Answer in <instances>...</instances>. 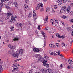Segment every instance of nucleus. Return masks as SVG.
<instances>
[{
	"label": "nucleus",
	"mask_w": 73,
	"mask_h": 73,
	"mask_svg": "<svg viewBox=\"0 0 73 73\" xmlns=\"http://www.w3.org/2000/svg\"><path fill=\"white\" fill-rule=\"evenodd\" d=\"M23 50L22 49H21L19 50V51L17 50V53H14L12 54L13 57H18L19 56H22L23 54Z\"/></svg>",
	"instance_id": "nucleus-1"
},
{
	"label": "nucleus",
	"mask_w": 73,
	"mask_h": 73,
	"mask_svg": "<svg viewBox=\"0 0 73 73\" xmlns=\"http://www.w3.org/2000/svg\"><path fill=\"white\" fill-rule=\"evenodd\" d=\"M41 33L42 35H43V36L45 40V39H46V35L45 34V33H44L43 31H41Z\"/></svg>",
	"instance_id": "nucleus-2"
},
{
	"label": "nucleus",
	"mask_w": 73,
	"mask_h": 73,
	"mask_svg": "<svg viewBox=\"0 0 73 73\" xmlns=\"http://www.w3.org/2000/svg\"><path fill=\"white\" fill-rule=\"evenodd\" d=\"M14 39L13 40V41H17L19 40V36H17L16 37H14Z\"/></svg>",
	"instance_id": "nucleus-3"
},
{
	"label": "nucleus",
	"mask_w": 73,
	"mask_h": 73,
	"mask_svg": "<svg viewBox=\"0 0 73 73\" xmlns=\"http://www.w3.org/2000/svg\"><path fill=\"white\" fill-rule=\"evenodd\" d=\"M33 50L34 52H39L40 50L38 48H33Z\"/></svg>",
	"instance_id": "nucleus-4"
},
{
	"label": "nucleus",
	"mask_w": 73,
	"mask_h": 73,
	"mask_svg": "<svg viewBox=\"0 0 73 73\" xmlns=\"http://www.w3.org/2000/svg\"><path fill=\"white\" fill-rule=\"evenodd\" d=\"M28 5H24V9L25 11H27L28 9Z\"/></svg>",
	"instance_id": "nucleus-5"
},
{
	"label": "nucleus",
	"mask_w": 73,
	"mask_h": 73,
	"mask_svg": "<svg viewBox=\"0 0 73 73\" xmlns=\"http://www.w3.org/2000/svg\"><path fill=\"white\" fill-rule=\"evenodd\" d=\"M42 73H47V69L46 68L43 69L42 70Z\"/></svg>",
	"instance_id": "nucleus-6"
},
{
	"label": "nucleus",
	"mask_w": 73,
	"mask_h": 73,
	"mask_svg": "<svg viewBox=\"0 0 73 73\" xmlns=\"http://www.w3.org/2000/svg\"><path fill=\"white\" fill-rule=\"evenodd\" d=\"M12 17H11V19L13 21V20H14V21H16L15 20V19L17 17L16 16H11Z\"/></svg>",
	"instance_id": "nucleus-7"
},
{
	"label": "nucleus",
	"mask_w": 73,
	"mask_h": 73,
	"mask_svg": "<svg viewBox=\"0 0 73 73\" xmlns=\"http://www.w3.org/2000/svg\"><path fill=\"white\" fill-rule=\"evenodd\" d=\"M66 11L68 13H69L70 12V7L68 6L66 9Z\"/></svg>",
	"instance_id": "nucleus-8"
},
{
	"label": "nucleus",
	"mask_w": 73,
	"mask_h": 73,
	"mask_svg": "<svg viewBox=\"0 0 73 73\" xmlns=\"http://www.w3.org/2000/svg\"><path fill=\"white\" fill-rule=\"evenodd\" d=\"M20 65L19 64H18L17 63H14V64L13 65V68H15V67H17V66H19Z\"/></svg>",
	"instance_id": "nucleus-9"
},
{
	"label": "nucleus",
	"mask_w": 73,
	"mask_h": 73,
	"mask_svg": "<svg viewBox=\"0 0 73 73\" xmlns=\"http://www.w3.org/2000/svg\"><path fill=\"white\" fill-rule=\"evenodd\" d=\"M13 15V13H10L7 14V16L8 17H9L10 16H12Z\"/></svg>",
	"instance_id": "nucleus-10"
},
{
	"label": "nucleus",
	"mask_w": 73,
	"mask_h": 73,
	"mask_svg": "<svg viewBox=\"0 0 73 73\" xmlns=\"http://www.w3.org/2000/svg\"><path fill=\"white\" fill-rule=\"evenodd\" d=\"M57 2L58 5H61L62 4V1L61 0H58Z\"/></svg>",
	"instance_id": "nucleus-11"
},
{
	"label": "nucleus",
	"mask_w": 73,
	"mask_h": 73,
	"mask_svg": "<svg viewBox=\"0 0 73 73\" xmlns=\"http://www.w3.org/2000/svg\"><path fill=\"white\" fill-rule=\"evenodd\" d=\"M52 72V70L49 69H47V73H51Z\"/></svg>",
	"instance_id": "nucleus-12"
},
{
	"label": "nucleus",
	"mask_w": 73,
	"mask_h": 73,
	"mask_svg": "<svg viewBox=\"0 0 73 73\" xmlns=\"http://www.w3.org/2000/svg\"><path fill=\"white\" fill-rule=\"evenodd\" d=\"M33 17H35L36 16V11H33Z\"/></svg>",
	"instance_id": "nucleus-13"
},
{
	"label": "nucleus",
	"mask_w": 73,
	"mask_h": 73,
	"mask_svg": "<svg viewBox=\"0 0 73 73\" xmlns=\"http://www.w3.org/2000/svg\"><path fill=\"white\" fill-rule=\"evenodd\" d=\"M49 53L50 55H53V54H54V56H56L57 55V54H55V53L54 52H52L50 53V51L49 52Z\"/></svg>",
	"instance_id": "nucleus-14"
},
{
	"label": "nucleus",
	"mask_w": 73,
	"mask_h": 73,
	"mask_svg": "<svg viewBox=\"0 0 73 73\" xmlns=\"http://www.w3.org/2000/svg\"><path fill=\"white\" fill-rule=\"evenodd\" d=\"M17 27H22V24L20 23H18L16 24Z\"/></svg>",
	"instance_id": "nucleus-15"
},
{
	"label": "nucleus",
	"mask_w": 73,
	"mask_h": 73,
	"mask_svg": "<svg viewBox=\"0 0 73 73\" xmlns=\"http://www.w3.org/2000/svg\"><path fill=\"white\" fill-rule=\"evenodd\" d=\"M8 47H9L10 49H13V46L11 44H10L8 45Z\"/></svg>",
	"instance_id": "nucleus-16"
},
{
	"label": "nucleus",
	"mask_w": 73,
	"mask_h": 73,
	"mask_svg": "<svg viewBox=\"0 0 73 73\" xmlns=\"http://www.w3.org/2000/svg\"><path fill=\"white\" fill-rule=\"evenodd\" d=\"M69 41L70 43V45H71L72 44V43H73V40H72V39L70 38L69 39Z\"/></svg>",
	"instance_id": "nucleus-17"
},
{
	"label": "nucleus",
	"mask_w": 73,
	"mask_h": 73,
	"mask_svg": "<svg viewBox=\"0 0 73 73\" xmlns=\"http://www.w3.org/2000/svg\"><path fill=\"white\" fill-rule=\"evenodd\" d=\"M68 62L70 64V65H72L73 64V61H72V60H68Z\"/></svg>",
	"instance_id": "nucleus-18"
},
{
	"label": "nucleus",
	"mask_w": 73,
	"mask_h": 73,
	"mask_svg": "<svg viewBox=\"0 0 73 73\" xmlns=\"http://www.w3.org/2000/svg\"><path fill=\"white\" fill-rule=\"evenodd\" d=\"M48 19L49 18L48 17V16H46L44 19V21H48Z\"/></svg>",
	"instance_id": "nucleus-19"
},
{
	"label": "nucleus",
	"mask_w": 73,
	"mask_h": 73,
	"mask_svg": "<svg viewBox=\"0 0 73 73\" xmlns=\"http://www.w3.org/2000/svg\"><path fill=\"white\" fill-rule=\"evenodd\" d=\"M43 60H44V58L42 57H40V58L39 59V61H40V62H42Z\"/></svg>",
	"instance_id": "nucleus-20"
},
{
	"label": "nucleus",
	"mask_w": 73,
	"mask_h": 73,
	"mask_svg": "<svg viewBox=\"0 0 73 73\" xmlns=\"http://www.w3.org/2000/svg\"><path fill=\"white\" fill-rule=\"evenodd\" d=\"M64 12V10L62 9L60 11H58V12H60V15H61L62 13L63 12Z\"/></svg>",
	"instance_id": "nucleus-21"
},
{
	"label": "nucleus",
	"mask_w": 73,
	"mask_h": 73,
	"mask_svg": "<svg viewBox=\"0 0 73 73\" xmlns=\"http://www.w3.org/2000/svg\"><path fill=\"white\" fill-rule=\"evenodd\" d=\"M3 69L2 68V66H0V73H1V72L3 71Z\"/></svg>",
	"instance_id": "nucleus-22"
},
{
	"label": "nucleus",
	"mask_w": 73,
	"mask_h": 73,
	"mask_svg": "<svg viewBox=\"0 0 73 73\" xmlns=\"http://www.w3.org/2000/svg\"><path fill=\"white\" fill-rule=\"evenodd\" d=\"M44 66L46 67V68H48L49 66V64H46L44 65Z\"/></svg>",
	"instance_id": "nucleus-23"
},
{
	"label": "nucleus",
	"mask_w": 73,
	"mask_h": 73,
	"mask_svg": "<svg viewBox=\"0 0 73 73\" xmlns=\"http://www.w3.org/2000/svg\"><path fill=\"white\" fill-rule=\"evenodd\" d=\"M66 8V6H63L62 7V9L64 10Z\"/></svg>",
	"instance_id": "nucleus-24"
},
{
	"label": "nucleus",
	"mask_w": 73,
	"mask_h": 73,
	"mask_svg": "<svg viewBox=\"0 0 73 73\" xmlns=\"http://www.w3.org/2000/svg\"><path fill=\"white\" fill-rule=\"evenodd\" d=\"M10 29H11V30L12 31H14V29H15L14 28V27H13V26L11 27L10 28Z\"/></svg>",
	"instance_id": "nucleus-25"
},
{
	"label": "nucleus",
	"mask_w": 73,
	"mask_h": 73,
	"mask_svg": "<svg viewBox=\"0 0 73 73\" xmlns=\"http://www.w3.org/2000/svg\"><path fill=\"white\" fill-rule=\"evenodd\" d=\"M14 4L15 5V7H17L18 6V4L16 2H15L14 3Z\"/></svg>",
	"instance_id": "nucleus-26"
},
{
	"label": "nucleus",
	"mask_w": 73,
	"mask_h": 73,
	"mask_svg": "<svg viewBox=\"0 0 73 73\" xmlns=\"http://www.w3.org/2000/svg\"><path fill=\"white\" fill-rule=\"evenodd\" d=\"M60 38H62V39H64V38H65V35H62V36H60Z\"/></svg>",
	"instance_id": "nucleus-27"
},
{
	"label": "nucleus",
	"mask_w": 73,
	"mask_h": 73,
	"mask_svg": "<svg viewBox=\"0 0 73 73\" xmlns=\"http://www.w3.org/2000/svg\"><path fill=\"white\" fill-rule=\"evenodd\" d=\"M40 8V6L38 5L36 7L35 9H36V10H37L38 9H39Z\"/></svg>",
	"instance_id": "nucleus-28"
},
{
	"label": "nucleus",
	"mask_w": 73,
	"mask_h": 73,
	"mask_svg": "<svg viewBox=\"0 0 73 73\" xmlns=\"http://www.w3.org/2000/svg\"><path fill=\"white\" fill-rule=\"evenodd\" d=\"M21 59H18L16 60H15L14 61V62H17V61H20Z\"/></svg>",
	"instance_id": "nucleus-29"
},
{
	"label": "nucleus",
	"mask_w": 73,
	"mask_h": 73,
	"mask_svg": "<svg viewBox=\"0 0 73 73\" xmlns=\"http://www.w3.org/2000/svg\"><path fill=\"white\" fill-rule=\"evenodd\" d=\"M8 53L10 54H11V53H12V50H9L8 52Z\"/></svg>",
	"instance_id": "nucleus-30"
},
{
	"label": "nucleus",
	"mask_w": 73,
	"mask_h": 73,
	"mask_svg": "<svg viewBox=\"0 0 73 73\" xmlns=\"http://www.w3.org/2000/svg\"><path fill=\"white\" fill-rule=\"evenodd\" d=\"M46 11L47 12H49L50 11V9L49 7H47L46 9Z\"/></svg>",
	"instance_id": "nucleus-31"
},
{
	"label": "nucleus",
	"mask_w": 73,
	"mask_h": 73,
	"mask_svg": "<svg viewBox=\"0 0 73 73\" xmlns=\"http://www.w3.org/2000/svg\"><path fill=\"white\" fill-rule=\"evenodd\" d=\"M66 17L65 15H63L62 16V18H63L64 19H65Z\"/></svg>",
	"instance_id": "nucleus-32"
},
{
	"label": "nucleus",
	"mask_w": 73,
	"mask_h": 73,
	"mask_svg": "<svg viewBox=\"0 0 73 73\" xmlns=\"http://www.w3.org/2000/svg\"><path fill=\"white\" fill-rule=\"evenodd\" d=\"M39 5L41 7H43V4L42 3H40L39 4Z\"/></svg>",
	"instance_id": "nucleus-33"
},
{
	"label": "nucleus",
	"mask_w": 73,
	"mask_h": 73,
	"mask_svg": "<svg viewBox=\"0 0 73 73\" xmlns=\"http://www.w3.org/2000/svg\"><path fill=\"white\" fill-rule=\"evenodd\" d=\"M33 70L31 69L29 71V73H33Z\"/></svg>",
	"instance_id": "nucleus-34"
},
{
	"label": "nucleus",
	"mask_w": 73,
	"mask_h": 73,
	"mask_svg": "<svg viewBox=\"0 0 73 73\" xmlns=\"http://www.w3.org/2000/svg\"><path fill=\"white\" fill-rule=\"evenodd\" d=\"M56 36L57 37H58V38H60L61 36L59 35V34H57Z\"/></svg>",
	"instance_id": "nucleus-35"
},
{
	"label": "nucleus",
	"mask_w": 73,
	"mask_h": 73,
	"mask_svg": "<svg viewBox=\"0 0 73 73\" xmlns=\"http://www.w3.org/2000/svg\"><path fill=\"white\" fill-rule=\"evenodd\" d=\"M47 62V61H46V60H44L43 62V64H46V63Z\"/></svg>",
	"instance_id": "nucleus-36"
},
{
	"label": "nucleus",
	"mask_w": 73,
	"mask_h": 73,
	"mask_svg": "<svg viewBox=\"0 0 73 73\" xmlns=\"http://www.w3.org/2000/svg\"><path fill=\"white\" fill-rule=\"evenodd\" d=\"M54 20L56 22V23H57V24L58 23V21L56 19H55Z\"/></svg>",
	"instance_id": "nucleus-37"
},
{
	"label": "nucleus",
	"mask_w": 73,
	"mask_h": 73,
	"mask_svg": "<svg viewBox=\"0 0 73 73\" xmlns=\"http://www.w3.org/2000/svg\"><path fill=\"white\" fill-rule=\"evenodd\" d=\"M25 3H29V1L28 0H25Z\"/></svg>",
	"instance_id": "nucleus-38"
},
{
	"label": "nucleus",
	"mask_w": 73,
	"mask_h": 73,
	"mask_svg": "<svg viewBox=\"0 0 73 73\" xmlns=\"http://www.w3.org/2000/svg\"><path fill=\"white\" fill-rule=\"evenodd\" d=\"M40 11L41 12H42L44 11V8H42L40 9Z\"/></svg>",
	"instance_id": "nucleus-39"
},
{
	"label": "nucleus",
	"mask_w": 73,
	"mask_h": 73,
	"mask_svg": "<svg viewBox=\"0 0 73 73\" xmlns=\"http://www.w3.org/2000/svg\"><path fill=\"white\" fill-rule=\"evenodd\" d=\"M63 66H64V64H62L60 66V68H62L63 67Z\"/></svg>",
	"instance_id": "nucleus-40"
},
{
	"label": "nucleus",
	"mask_w": 73,
	"mask_h": 73,
	"mask_svg": "<svg viewBox=\"0 0 73 73\" xmlns=\"http://www.w3.org/2000/svg\"><path fill=\"white\" fill-rule=\"evenodd\" d=\"M70 15H72V16H73V11H71L70 13Z\"/></svg>",
	"instance_id": "nucleus-41"
},
{
	"label": "nucleus",
	"mask_w": 73,
	"mask_h": 73,
	"mask_svg": "<svg viewBox=\"0 0 73 73\" xmlns=\"http://www.w3.org/2000/svg\"><path fill=\"white\" fill-rule=\"evenodd\" d=\"M44 57L46 58H48V56H47V55H44Z\"/></svg>",
	"instance_id": "nucleus-42"
},
{
	"label": "nucleus",
	"mask_w": 73,
	"mask_h": 73,
	"mask_svg": "<svg viewBox=\"0 0 73 73\" xmlns=\"http://www.w3.org/2000/svg\"><path fill=\"white\" fill-rule=\"evenodd\" d=\"M57 8V5H55L54 7V9H56Z\"/></svg>",
	"instance_id": "nucleus-43"
},
{
	"label": "nucleus",
	"mask_w": 73,
	"mask_h": 73,
	"mask_svg": "<svg viewBox=\"0 0 73 73\" xmlns=\"http://www.w3.org/2000/svg\"><path fill=\"white\" fill-rule=\"evenodd\" d=\"M49 29V27H46L44 29H45V30H48Z\"/></svg>",
	"instance_id": "nucleus-44"
},
{
	"label": "nucleus",
	"mask_w": 73,
	"mask_h": 73,
	"mask_svg": "<svg viewBox=\"0 0 73 73\" xmlns=\"http://www.w3.org/2000/svg\"><path fill=\"white\" fill-rule=\"evenodd\" d=\"M68 0H63V3H66L67 1Z\"/></svg>",
	"instance_id": "nucleus-45"
},
{
	"label": "nucleus",
	"mask_w": 73,
	"mask_h": 73,
	"mask_svg": "<svg viewBox=\"0 0 73 73\" xmlns=\"http://www.w3.org/2000/svg\"><path fill=\"white\" fill-rule=\"evenodd\" d=\"M38 29H39V30L41 28H40V25H39V26H38Z\"/></svg>",
	"instance_id": "nucleus-46"
},
{
	"label": "nucleus",
	"mask_w": 73,
	"mask_h": 73,
	"mask_svg": "<svg viewBox=\"0 0 73 73\" xmlns=\"http://www.w3.org/2000/svg\"><path fill=\"white\" fill-rule=\"evenodd\" d=\"M61 45H63V46H65V43H64L63 42H62L61 43Z\"/></svg>",
	"instance_id": "nucleus-47"
},
{
	"label": "nucleus",
	"mask_w": 73,
	"mask_h": 73,
	"mask_svg": "<svg viewBox=\"0 0 73 73\" xmlns=\"http://www.w3.org/2000/svg\"><path fill=\"white\" fill-rule=\"evenodd\" d=\"M6 8H7V9H9L10 8V7H9V6H6Z\"/></svg>",
	"instance_id": "nucleus-48"
},
{
	"label": "nucleus",
	"mask_w": 73,
	"mask_h": 73,
	"mask_svg": "<svg viewBox=\"0 0 73 73\" xmlns=\"http://www.w3.org/2000/svg\"><path fill=\"white\" fill-rule=\"evenodd\" d=\"M50 23H52V22H53V20L52 19H50Z\"/></svg>",
	"instance_id": "nucleus-49"
},
{
	"label": "nucleus",
	"mask_w": 73,
	"mask_h": 73,
	"mask_svg": "<svg viewBox=\"0 0 73 73\" xmlns=\"http://www.w3.org/2000/svg\"><path fill=\"white\" fill-rule=\"evenodd\" d=\"M52 46H53V45H52V44H50L49 45V46H50V47H52Z\"/></svg>",
	"instance_id": "nucleus-50"
},
{
	"label": "nucleus",
	"mask_w": 73,
	"mask_h": 73,
	"mask_svg": "<svg viewBox=\"0 0 73 73\" xmlns=\"http://www.w3.org/2000/svg\"><path fill=\"white\" fill-rule=\"evenodd\" d=\"M56 45L57 46H58V43H56Z\"/></svg>",
	"instance_id": "nucleus-51"
},
{
	"label": "nucleus",
	"mask_w": 73,
	"mask_h": 73,
	"mask_svg": "<svg viewBox=\"0 0 73 73\" xmlns=\"http://www.w3.org/2000/svg\"><path fill=\"white\" fill-rule=\"evenodd\" d=\"M70 6L72 7H73V3L70 4Z\"/></svg>",
	"instance_id": "nucleus-52"
},
{
	"label": "nucleus",
	"mask_w": 73,
	"mask_h": 73,
	"mask_svg": "<svg viewBox=\"0 0 73 73\" xmlns=\"http://www.w3.org/2000/svg\"><path fill=\"white\" fill-rule=\"evenodd\" d=\"M61 23L63 25L65 26V24H64V23L63 22H61Z\"/></svg>",
	"instance_id": "nucleus-53"
},
{
	"label": "nucleus",
	"mask_w": 73,
	"mask_h": 73,
	"mask_svg": "<svg viewBox=\"0 0 73 73\" xmlns=\"http://www.w3.org/2000/svg\"><path fill=\"white\" fill-rule=\"evenodd\" d=\"M70 22L72 23H73V19H71L70 20Z\"/></svg>",
	"instance_id": "nucleus-54"
},
{
	"label": "nucleus",
	"mask_w": 73,
	"mask_h": 73,
	"mask_svg": "<svg viewBox=\"0 0 73 73\" xmlns=\"http://www.w3.org/2000/svg\"><path fill=\"white\" fill-rule=\"evenodd\" d=\"M45 21L44 24H46V23H48V21Z\"/></svg>",
	"instance_id": "nucleus-55"
},
{
	"label": "nucleus",
	"mask_w": 73,
	"mask_h": 73,
	"mask_svg": "<svg viewBox=\"0 0 73 73\" xmlns=\"http://www.w3.org/2000/svg\"><path fill=\"white\" fill-rule=\"evenodd\" d=\"M8 4L9 5H11V2H10L8 3Z\"/></svg>",
	"instance_id": "nucleus-56"
},
{
	"label": "nucleus",
	"mask_w": 73,
	"mask_h": 73,
	"mask_svg": "<svg viewBox=\"0 0 73 73\" xmlns=\"http://www.w3.org/2000/svg\"><path fill=\"white\" fill-rule=\"evenodd\" d=\"M1 1L2 3H3L4 1V0H1Z\"/></svg>",
	"instance_id": "nucleus-57"
},
{
	"label": "nucleus",
	"mask_w": 73,
	"mask_h": 73,
	"mask_svg": "<svg viewBox=\"0 0 73 73\" xmlns=\"http://www.w3.org/2000/svg\"><path fill=\"white\" fill-rule=\"evenodd\" d=\"M67 68L68 69H70V66H68V67H67Z\"/></svg>",
	"instance_id": "nucleus-58"
},
{
	"label": "nucleus",
	"mask_w": 73,
	"mask_h": 73,
	"mask_svg": "<svg viewBox=\"0 0 73 73\" xmlns=\"http://www.w3.org/2000/svg\"><path fill=\"white\" fill-rule=\"evenodd\" d=\"M52 12H55V11L53 9L52 10Z\"/></svg>",
	"instance_id": "nucleus-59"
},
{
	"label": "nucleus",
	"mask_w": 73,
	"mask_h": 73,
	"mask_svg": "<svg viewBox=\"0 0 73 73\" xmlns=\"http://www.w3.org/2000/svg\"><path fill=\"white\" fill-rule=\"evenodd\" d=\"M31 15L32 14H31V13H30L29 14V16H30V17H31Z\"/></svg>",
	"instance_id": "nucleus-60"
},
{
	"label": "nucleus",
	"mask_w": 73,
	"mask_h": 73,
	"mask_svg": "<svg viewBox=\"0 0 73 73\" xmlns=\"http://www.w3.org/2000/svg\"><path fill=\"white\" fill-rule=\"evenodd\" d=\"M60 51H58L57 52H56V53H60Z\"/></svg>",
	"instance_id": "nucleus-61"
},
{
	"label": "nucleus",
	"mask_w": 73,
	"mask_h": 73,
	"mask_svg": "<svg viewBox=\"0 0 73 73\" xmlns=\"http://www.w3.org/2000/svg\"><path fill=\"white\" fill-rule=\"evenodd\" d=\"M70 29V28H68L67 29V31H69Z\"/></svg>",
	"instance_id": "nucleus-62"
},
{
	"label": "nucleus",
	"mask_w": 73,
	"mask_h": 73,
	"mask_svg": "<svg viewBox=\"0 0 73 73\" xmlns=\"http://www.w3.org/2000/svg\"><path fill=\"white\" fill-rule=\"evenodd\" d=\"M19 31H22V30L21 29H19Z\"/></svg>",
	"instance_id": "nucleus-63"
},
{
	"label": "nucleus",
	"mask_w": 73,
	"mask_h": 73,
	"mask_svg": "<svg viewBox=\"0 0 73 73\" xmlns=\"http://www.w3.org/2000/svg\"><path fill=\"white\" fill-rule=\"evenodd\" d=\"M52 38H54V36H52Z\"/></svg>",
	"instance_id": "nucleus-64"
}]
</instances>
